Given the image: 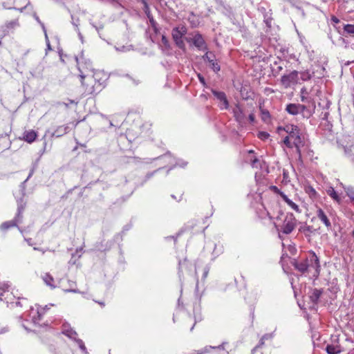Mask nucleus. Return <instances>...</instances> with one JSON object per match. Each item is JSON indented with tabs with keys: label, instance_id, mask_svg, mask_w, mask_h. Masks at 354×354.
<instances>
[{
	"label": "nucleus",
	"instance_id": "1",
	"mask_svg": "<svg viewBox=\"0 0 354 354\" xmlns=\"http://www.w3.org/2000/svg\"><path fill=\"white\" fill-rule=\"evenodd\" d=\"M283 130L288 133V137L292 141L294 146L297 149V153L301 156V147L304 146V141L301 140L298 127L295 125H287Z\"/></svg>",
	"mask_w": 354,
	"mask_h": 354
},
{
	"label": "nucleus",
	"instance_id": "2",
	"mask_svg": "<svg viewBox=\"0 0 354 354\" xmlns=\"http://www.w3.org/2000/svg\"><path fill=\"white\" fill-rule=\"evenodd\" d=\"M311 263H309L308 259H305L299 262H295L294 263L295 268L301 273H305L308 271L309 268H313L317 274L319 272V262L318 257L313 254L311 259H310Z\"/></svg>",
	"mask_w": 354,
	"mask_h": 354
},
{
	"label": "nucleus",
	"instance_id": "3",
	"mask_svg": "<svg viewBox=\"0 0 354 354\" xmlns=\"http://www.w3.org/2000/svg\"><path fill=\"white\" fill-rule=\"evenodd\" d=\"M79 71L80 72V77H81L82 84L85 88V92L88 94L98 93L95 79L91 75L84 74L81 70L80 66H79Z\"/></svg>",
	"mask_w": 354,
	"mask_h": 354
},
{
	"label": "nucleus",
	"instance_id": "4",
	"mask_svg": "<svg viewBox=\"0 0 354 354\" xmlns=\"http://www.w3.org/2000/svg\"><path fill=\"white\" fill-rule=\"evenodd\" d=\"M187 32V29L185 26H179L172 29L171 35L176 45L180 49H185V44L183 37Z\"/></svg>",
	"mask_w": 354,
	"mask_h": 354
},
{
	"label": "nucleus",
	"instance_id": "5",
	"mask_svg": "<svg viewBox=\"0 0 354 354\" xmlns=\"http://www.w3.org/2000/svg\"><path fill=\"white\" fill-rule=\"evenodd\" d=\"M297 223V220L292 214H287L281 227L283 233L288 234L291 233L295 229Z\"/></svg>",
	"mask_w": 354,
	"mask_h": 354
},
{
	"label": "nucleus",
	"instance_id": "6",
	"mask_svg": "<svg viewBox=\"0 0 354 354\" xmlns=\"http://www.w3.org/2000/svg\"><path fill=\"white\" fill-rule=\"evenodd\" d=\"M24 208L22 207H18V211L16 216L12 221H6L3 223L0 226V230L3 231L8 230L9 228L12 227H17L18 223H21L22 220V212Z\"/></svg>",
	"mask_w": 354,
	"mask_h": 354
},
{
	"label": "nucleus",
	"instance_id": "7",
	"mask_svg": "<svg viewBox=\"0 0 354 354\" xmlns=\"http://www.w3.org/2000/svg\"><path fill=\"white\" fill-rule=\"evenodd\" d=\"M281 84L285 88L290 87L292 84H295L298 82V72L293 71L288 75H284L281 78Z\"/></svg>",
	"mask_w": 354,
	"mask_h": 354
},
{
	"label": "nucleus",
	"instance_id": "8",
	"mask_svg": "<svg viewBox=\"0 0 354 354\" xmlns=\"http://www.w3.org/2000/svg\"><path fill=\"white\" fill-rule=\"evenodd\" d=\"M186 40L188 42L192 41L193 43V44L198 50H207V44L205 43V41L204 40L202 35H201L200 33L195 34L194 36L193 37V38H192V39L186 38Z\"/></svg>",
	"mask_w": 354,
	"mask_h": 354
},
{
	"label": "nucleus",
	"instance_id": "9",
	"mask_svg": "<svg viewBox=\"0 0 354 354\" xmlns=\"http://www.w3.org/2000/svg\"><path fill=\"white\" fill-rule=\"evenodd\" d=\"M8 287L9 286L7 283H0V300L12 304L13 302L11 301L12 294L9 293Z\"/></svg>",
	"mask_w": 354,
	"mask_h": 354
},
{
	"label": "nucleus",
	"instance_id": "10",
	"mask_svg": "<svg viewBox=\"0 0 354 354\" xmlns=\"http://www.w3.org/2000/svg\"><path fill=\"white\" fill-rule=\"evenodd\" d=\"M214 95L221 102H222V104L221 105V109H228L229 104L228 101L226 97V95L224 92L221 91H217L215 90L212 91Z\"/></svg>",
	"mask_w": 354,
	"mask_h": 354
},
{
	"label": "nucleus",
	"instance_id": "11",
	"mask_svg": "<svg viewBox=\"0 0 354 354\" xmlns=\"http://www.w3.org/2000/svg\"><path fill=\"white\" fill-rule=\"evenodd\" d=\"M326 351L328 354H339L342 350L338 342H333L326 346Z\"/></svg>",
	"mask_w": 354,
	"mask_h": 354
},
{
	"label": "nucleus",
	"instance_id": "12",
	"mask_svg": "<svg viewBox=\"0 0 354 354\" xmlns=\"http://www.w3.org/2000/svg\"><path fill=\"white\" fill-rule=\"evenodd\" d=\"M91 77L95 79V83L96 82L97 89L98 92H100L102 87L104 80L102 79V76L104 75L100 71L94 72L93 75H91Z\"/></svg>",
	"mask_w": 354,
	"mask_h": 354
},
{
	"label": "nucleus",
	"instance_id": "13",
	"mask_svg": "<svg viewBox=\"0 0 354 354\" xmlns=\"http://www.w3.org/2000/svg\"><path fill=\"white\" fill-rule=\"evenodd\" d=\"M317 216L324 223V224L328 229L331 227V223L329 219L328 218L326 214L321 208H319L317 210Z\"/></svg>",
	"mask_w": 354,
	"mask_h": 354
},
{
	"label": "nucleus",
	"instance_id": "14",
	"mask_svg": "<svg viewBox=\"0 0 354 354\" xmlns=\"http://www.w3.org/2000/svg\"><path fill=\"white\" fill-rule=\"evenodd\" d=\"M272 337V336L271 334H265L263 335L259 340L258 345L253 348L252 354H262L261 352H259V349L264 345L266 340L271 339Z\"/></svg>",
	"mask_w": 354,
	"mask_h": 354
},
{
	"label": "nucleus",
	"instance_id": "15",
	"mask_svg": "<svg viewBox=\"0 0 354 354\" xmlns=\"http://www.w3.org/2000/svg\"><path fill=\"white\" fill-rule=\"evenodd\" d=\"M62 333L67 336L68 337L73 339L75 341L77 338V333L75 330H74L73 328L68 327V326H64V328L62 329Z\"/></svg>",
	"mask_w": 354,
	"mask_h": 354
},
{
	"label": "nucleus",
	"instance_id": "16",
	"mask_svg": "<svg viewBox=\"0 0 354 354\" xmlns=\"http://www.w3.org/2000/svg\"><path fill=\"white\" fill-rule=\"evenodd\" d=\"M37 135V133L34 130H30L28 131H25L24 133V140L28 143H31L35 140Z\"/></svg>",
	"mask_w": 354,
	"mask_h": 354
},
{
	"label": "nucleus",
	"instance_id": "17",
	"mask_svg": "<svg viewBox=\"0 0 354 354\" xmlns=\"http://www.w3.org/2000/svg\"><path fill=\"white\" fill-rule=\"evenodd\" d=\"M322 294V290L319 289H314L311 294L310 295L309 297L310 301L313 302V304H317L321 295Z\"/></svg>",
	"mask_w": 354,
	"mask_h": 354
},
{
	"label": "nucleus",
	"instance_id": "18",
	"mask_svg": "<svg viewBox=\"0 0 354 354\" xmlns=\"http://www.w3.org/2000/svg\"><path fill=\"white\" fill-rule=\"evenodd\" d=\"M234 117L236 118V120L239 122H242L245 119V114L243 113V111L239 106H236V108L234 109Z\"/></svg>",
	"mask_w": 354,
	"mask_h": 354
},
{
	"label": "nucleus",
	"instance_id": "19",
	"mask_svg": "<svg viewBox=\"0 0 354 354\" xmlns=\"http://www.w3.org/2000/svg\"><path fill=\"white\" fill-rule=\"evenodd\" d=\"M299 104H289L287 105L286 110L291 115H297L299 111Z\"/></svg>",
	"mask_w": 354,
	"mask_h": 354
},
{
	"label": "nucleus",
	"instance_id": "20",
	"mask_svg": "<svg viewBox=\"0 0 354 354\" xmlns=\"http://www.w3.org/2000/svg\"><path fill=\"white\" fill-rule=\"evenodd\" d=\"M301 100L303 102H313V105L315 107L314 102L312 99L308 97V92L306 88L303 87L301 89Z\"/></svg>",
	"mask_w": 354,
	"mask_h": 354
},
{
	"label": "nucleus",
	"instance_id": "21",
	"mask_svg": "<svg viewBox=\"0 0 354 354\" xmlns=\"http://www.w3.org/2000/svg\"><path fill=\"white\" fill-rule=\"evenodd\" d=\"M281 198L294 210L297 212L299 211V206L294 202H292L290 199H289L285 194H281Z\"/></svg>",
	"mask_w": 354,
	"mask_h": 354
},
{
	"label": "nucleus",
	"instance_id": "22",
	"mask_svg": "<svg viewBox=\"0 0 354 354\" xmlns=\"http://www.w3.org/2000/svg\"><path fill=\"white\" fill-rule=\"evenodd\" d=\"M68 129V127L67 126H59L53 133V136L60 137L67 133Z\"/></svg>",
	"mask_w": 354,
	"mask_h": 354
},
{
	"label": "nucleus",
	"instance_id": "23",
	"mask_svg": "<svg viewBox=\"0 0 354 354\" xmlns=\"http://www.w3.org/2000/svg\"><path fill=\"white\" fill-rule=\"evenodd\" d=\"M344 33L343 35L346 36L348 35H354V24H345L344 26Z\"/></svg>",
	"mask_w": 354,
	"mask_h": 354
},
{
	"label": "nucleus",
	"instance_id": "24",
	"mask_svg": "<svg viewBox=\"0 0 354 354\" xmlns=\"http://www.w3.org/2000/svg\"><path fill=\"white\" fill-rule=\"evenodd\" d=\"M327 194L331 198H333L334 200H335L336 201H337V202L340 201V198H339V196L337 195V194L336 193V192L335 191V189L333 187H330L327 190Z\"/></svg>",
	"mask_w": 354,
	"mask_h": 354
},
{
	"label": "nucleus",
	"instance_id": "25",
	"mask_svg": "<svg viewBox=\"0 0 354 354\" xmlns=\"http://www.w3.org/2000/svg\"><path fill=\"white\" fill-rule=\"evenodd\" d=\"M43 279L45 282V283L48 286H50L51 287H54L53 283L54 281V279L53 278V277L51 275H50L49 274L46 273L45 274V275L43 277Z\"/></svg>",
	"mask_w": 354,
	"mask_h": 354
},
{
	"label": "nucleus",
	"instance_id": "26",
	"mask_svg": "<svg viewBox=\"0 0 354 354\" xmlns=\"http://www.w3.org/2000/svg\"><path fill=\"white\" fill-rule=\"evenodd\" d=\"M305 191L312 198H315L317 196V192L315 189L311 186H306Z\"/></svg>",
	"mask_w": 354,
	"mask_h": 354
},
{
	"label": "nucleus",
	"instance_id": "27",
	"mask_svg": "<svg viewBox=\"0 0 354 354\" xmlns=\"http://www.w3.org/2000/svg\"><path fill=\"white\" fill-rule=\"evenodd\" d=\"M347 196L351 198V201H354V187H344Z\"/></svg>",
	"mask_w": 354,
	"mask_h": 354
},
{
	"label": "nucleus",
	"instance_id": "28",
	"mask_svg": "<svg viewBox=\"0 0 354 354\" xmlns=\"http://www.w3.org/2000/svg\"><path fill=\"white\" fill-rule=\"evenodd\" d=\"M209 66L215 72H218L220 71V66L215 59H211V62H209Z\"/></svg>",
	"mask_w": 354,
	"mask_h": 354
},
{
	"label": "nucleus",
	"instance_id": "29",
	"mask_svg": "<svg viewBox=\"0 0 354 354\" xmlns=\"http://www.w3.org/2000/svg\"><path fill=\"white\" fill-rule=\"evenodd\" d=\"M69 288L66 289H64L65 292H78V290L75 288V283L74 281H68Z\"/></svg>",
	"mask_w": 354,
	"mask_h": 354
},
{
	"label": "nucleus",
	"instance_id": "30",
	"mask_svg": "<svg viewBox=\"0 0 354 354\" xmlns=\"http://www.w3.org/2000/svg\"><path fill=\"white\" fill-rule=\"evenodd\" d=\"M205 54L203 56V58L204 60H207L209 63L211 62V59H214V55L212 53H209L207 50H205Z\"/></svg>",
	"mask_w": 354,
	"mask_h": 354
},
{
	"label": "nucleus",
	"instance_id": "31",
	"mask_svg": "<svg viewBox=\"0 0 354 354\" xmlns=\"http://www.w3.org/2000/svg\"><path fill=\"white\" fill-rule=\"evenodd\" d=\"M205 54L203 56V58L204 60H207L209 63L211 62V59H214V55L212 53H209L207 50H205Z\"/></svg>",
	"mask_w": 354,
	"mask_h": 354
},
{
	"label": "nucleus",
	"instance_id": "32",
	"mask_svg": "<svg viewBox=\"0 0 354 354\" xmlns=\"http://www.w3.org/2000/svg\"><path fill=\"white\" fill-rule=\"evenodd\" d=\"M261 118L264 122H268L270 119L269 112L266 110H261Z\"/></svg>",
	"mask_w": 354,
	"mask_h": 354
},
{
	"label": "nucleus",
	"instance_id": "33",
	"mask_svg": "<svg viewBox=\"0 0 354 354\" xmlns=\"http://www.w3.org/2000/svg\"><path fill=\"white\" fill-rule=\"evenodd\" d=\"M346 155L350 160L354 164V147L349 151H346Z\"/></svg>",
	"mask_w": 354,
	"mask_h": 354
},
{
	"label": "nucleus",
	"instance_id": "34",
	"mask_svg": "<svg viewBox=\"0 0 354 354\" xmlns=\"http://www.w3.org/2000/svg\"><path fill=\"white\" fill-rule=\"evenodd\" d=\"M291 141L292 140L290 139V137H288V136H287L286 138H284L283 142L287 147L292 148L294 146V145H293L292 142H291Z\"/></svg>",
	"mask_w": 354,
	"mask_h": 354
},
{
	"label": "nucleus",
	"instance_id": "35",
	"mask_svg": "<svg viewBox=\"0 0 354 354\" xmlns=\"http://www.w3.org/2000/svg\"><path fill=\"white\" fill-rule=\"evenodd\" d=\"M75 342H77V345L79 346L80 348L83 351H86V346L83 342V341L80 339H77L75 340Z\"/></svg>",
	"mask_w": 354,
	"mask_h": 354
},
{
	"label": "nucleus",
	"instance_id": "36",
	"mask_svg": "<svg viewBox=\"0 0 354 354\" xmlns=\"http://www.w3.org/2000/svg\"><path fill=\"white\" fill-rule=\"evenodd\" d=\"M34 17L35 20L41 25L43 30L44 31L45 35H46V30L44 24L41 21L38 16L34 15Z\"/></svg>",
	"mask_w": 354,
	"mask_h": 354
},
{
	"label": "nucleus",
	"instance_id": "37",
	"mask_svg": "<svg viewBox=\"0 0 354 354\" xmlns=\"http://www.w3.org/2000/svg\"><path fill=\"white\" fill-rule=\"evenodd\" d=\"M149 18V21H150V24H151V26H152V28H153L154 31L156 32H157L158 30H157V23L155 21V20L153 19V18Z\"/></svg>",
	"mask_w": 354,
	"mask_h": 354
},
{
	"label": "nucleus",
	"instance_id": "38",
	"mask_svg": "<svg viewBox=\"0 0 354 354\" xmlns=\"http://www.w3.org/2000/svg\"><path fill=\"white\" fill-rule=\"evenodd\" d=\"M270 189L272 191H273L274 193L279 194L281 196V194H283V192H281L278 189V187H276V186H274V185L270 186Z\"/></svg>",
	"mask_w": 354,
	"mask_h": 354
},
{
	"label": "nucleus",
	"instance_id": "39",
	"mask_svg": "<svg viewBox=\"0 0 354 354\" xmlns=\"http://www.w3.org/2000/svg\"><path fill=\"white\" fill-rule=\"evenodd\" d=\"M269 137V134L266 132H260L259 133V138L261 139H266Z\"/></svg>",
	"mask_w": 354,
	"mask_h": 354
},
{
	"label": "nucleus",
	"instance_id": "40",
	"mask_svg": "<svg viewBox=\"0 0 354 354\" xmlns=\"http://www.w3.org/2000/svg\"><path fill=\"white\" fill-rule=\"evenodd\" d=\"M271 20H272V18H271L270 16H268V15H266L264 16V21H265V22L266 23V24H267L268 26H270Z\"/></svg>",
	"mask_w": 354,
	"mask_h": 354
},
{
	"label": "nucleus",
	"instance_id": "41",
	"mask_svg": "<svg viewBox=\"0 0 354 354\" xmlns=\"http://www.w3.org/2000/svg\"><path fill=\"white\" fill-rule=\"evenodd\" d=\"M161 40H162V42L163 43V44H164L165 46H168V45H169L168 39H167V37H166L165 35H162V39H161Z\"/></svg>",
	"mask_w": 354,
	"mask_h": 354
},
{
	"label": "nucleus",
	"instance_id": "42",
	"mask_svg": "<svg viewBox=\"0 0 354 354\" xmlns=\"http://www.w3.org/2000/svg\"><path fill=\"white\" fill-rule=\"evenodd\" d=\"M72 17V24L76 27L77 28L78 27V25H79V19H77L75 20L73 16L71 17Z\"/></svg>",
	"mask_w": 354,
	"mask_h": 354
},
{
	"label": "nucleus",
	"instance_id": "43",
	"mask_svg": "<svg viewBox=\"0 0 354 354\" xmlns=\"http://www.w3.org/2000/svg\"><path fill=\"white\" fill-rule=\"evenodd\" d=\"M299 111L300 113H304L305 110H306L307 107L305 105L299 104Z\"/></svg>",
	"mask_w": 354,
	"mask_h": 354
},
{
	"label": "nucleus",
	"instance_id": "44",
	"mask_svg": "<svg viewBox=\"0 0 354 354\" xmlns=\"http://www.w3.org/2000/svg\"><path fill=\"white\" fill-rule=\"evenodd\" d=\"M249 120L251 122H254V120H255V115L254 113H250L249 115Z\"/></svg>",
	"mask_w": 354,
	"mask_h": 354
},
{
	"label": "nucleus",
	"instance_id": "45",
	"mask_svg": "<svg viewBox=\"0 0 354 354\" xmlns=\"http://www.w3.org/2000/svg\"><path fill=\"white\" fill-rule=\"evenodd\" d=\"M304 232H313V227L311 226H307L304 230Z\"/></svg>",
	"mask_w": 354,
	"mask_h": 354
},
{
	"label": "nucleus",
	"instance_id": "46",
	"mask_svg": "<svg viewBox=\"0 0 354 354\" xmlns=\"http://www.w3.org/2000/svg\"><path fill=\"white\" fill-rule=\"evenodd\" d=\"M25 241L27 242V243L32 246L33 245V243H32V239L29 238V239H25Z\"/></svg>",
	"mask_w": 354,
	"mask_h": 354
},
{
	"label": "nucleus",
	"instance_id": "47",
	"mask_svg": "<svg viewBox=\"0 0 354 354\" xmlns=\"http://www.w3.org/2000/svg\"><path fill=\"white\" fill-rule=\"evenodd\" d=\"M33 250H38L39 252H41L43 254L45 253L46 250H44V249H41V248H37V247H34L33 248Z\"/></svg>",
	"mask_w": 354,
	"mask_h": 354
},
{
	"label": "nucleus",
	"instance_id": "48",
	"mask_svg": "<svg viewBox=\"0 0 354 354\" xmlns=\"http://www.w3.org/2000/svg\"><path fill=\"white\" fill-rule=\"evenodd\" d=\"M198 79L202 84H205V79L203 76L198 75Z\"/></svg>",
	"mask_w": 354,
	"mask_h": 354
},
{
	"label": "nucleus",
	"instance_id": "49",
	"mask_svg": "<svg viewBox=\"0 0 354 354\" xmlns=\"http://www.w3.org/2000/svg\"><path fill=\"white\" fill-rule=\"evenodd\" d=\"M257 162H259V160H258L257 158H254V159L252 161V165L253 167H255V165H256V163H257Z\"/></svg>",
	"mask_w": 354,
	"mask_h": 354
},
{
	"label": "nucleus",
	"instance_id": "50",
	"mask_svg": "<svg viewBox=\"0 0 354 354\" xmlns=\"http://www.w3.org/2000/svg\"><path fill=\"white\" fill-rule=\"evenodd\" d=\"M15 306H20V307H22L23 306V304H21V302L20 301H17L15 302Z\"/></svg>",
	"mask_w": 354,
	"mask_h": 354
},
{
	"label": "nucleus",
	"instance_id": "51",
	"mask_svg": "<svg viewBox=\"0 0 354 354\" xmlns=\"http://www.w3.org/2000/svg\"><path fill=\"white\" fill-rule=\"evenodd\" d=\"M190 22L193 26H196L198 25V22H196L194 21H190Z\"/></svg>",
	"mask_w": 354,
	"mask_h": 354
},
{
	"label": "nucleus",
	"instance_id": "52",
	"mask_svg": "<svg viewBox=\"0 0 354 354\" xmlns=\"http://www.w3.org/2000/svg\"><path fill=\"white\" fill-rule=\"evenodd\" d=\"M208 274V270H205L203 274V277L205 278Z\"/></svg>",
	"mask_w": 354,
	"mask_h": 354
},
{
	"label": "nucleus",
	"instance_id": "53",
	"mask_svg": "<svg viewBox=\"0 0 354 354\" xmlns=\"http://www.w3.org/2000/svg\"><path fill=\"white\" fill-rule=\"evenodd\" d=\"M333 21L334 22H335V23H338V22H339V19H337L336 17L333 18Z\"/></svg>",
	"mask_w": 354,
	"mask_h": 354
},
{
	"label": "nucleus",
	"instance_id": "54",
	"mask_svg": "<svg viewBox=\"0 0 354 354\" xmlns=\"http://www.w3.org/2000/svg\"><path fill=\"white\" fill-rule=\"evenodd\" d=\"M6 331V330L4 328H0V334L4 333Z\"/></svg>",
	"mask_w": 354,
	"mask_h": 354
},
{
	"label": "nucleus",
	"instance_id": "55",
	"mask_svg": "<svg viewBox=\"0 0 354 354\" xmlns=\"http://www.w3.org/2000/svg\"><path fill=\"white\" fill-rule=\"evenodd\" d=\"M19 299H22L25 303H27V299L25 298H21V299L19 298Z\"/></svg>",
	"mask_w": 354,
	"mask_h": 354
},
{
	"label": "nucleus",
	"instance_id": "56",
	"mask_svg": "<svg viewBox=\"0 0 354 354\" xmlns=\"http://www.w3.org/2000/svg\"><path fill=\"white\" fill-rule=\"evenodd\" d=\"M283 178H287V174H286V172H285V171L283 172Z\"/></svg>",
	"mask_w": 354,
	"mask_h": 354
},
{
	"label": "nucleus",
	"instance_id": "57",
	"mask_svg": "<svg viewBox=\"0 0 354 354\" xmlns=\"http://www.w3.org/2000/svg\"><path fill=\"white\" fill-rule=\"evenodd\" d=\"M100 305H101L102 306H104V302H98Z\"/></svg>",
	"mask_w": 354,
	"mask_h": 354
},
{
	"label": "nucleus",
	"instance_id": "58",
	"mask_svg": "<svg viewBox=\"0 0 354 354\" xmlns=\"http://www.w3.org/2000/svg\"><path fill=\"white\" fill-rule=\"evenodd\" d=\"M351 235L353 236V237L354 238V230L352 231L351 232Z\"/></svg>",
	"mask_w": 354,
	"mask_h": 354
},
{
	"label": "nucleus",
	"instance_id": "59",
	"mask_svg": "<svg viewBox=\"0 0 354 354\" xmlns=\"http://www.w3.org/2000/svg\"><path fill=\"white\" fill-rule=\"evenodd\" d=\"M171 197H172L173 198H174V199H176V196H174V195H171Z\"/></svg>",
	"mask_w": 354,
	"mask_h": 354
},
{
	"label": "nucleus",
	"instance_id": "60",
	"mask_svg": "<svg viewBox=\"0 0 354 354\" xmlns=\"http://www.w3.org/2000/svg\"><path fill=\"white\" fill-rule=\"evenodd\" d=\"M7 26H8V28H10V23H8V24H7Z\"/></svg>",
	"mask_w": 354,
	"mask_h": 354
},
{
	"label": "nucleus",
	"instance_id": "61",
	"mask_svg": "<svg viewBox=\"0 0 354 354\" xmlns=\"http://www.w3.org/2000/svg\"><path fill=\"white\" fill-rule=\"evenodd\" d=\"M181 198H182V196H180V198H179V200H178V201H180V200H181Z\"/></svg>",
	"mask_w": 354,
	"mask_h": 354
}]
</instances>
